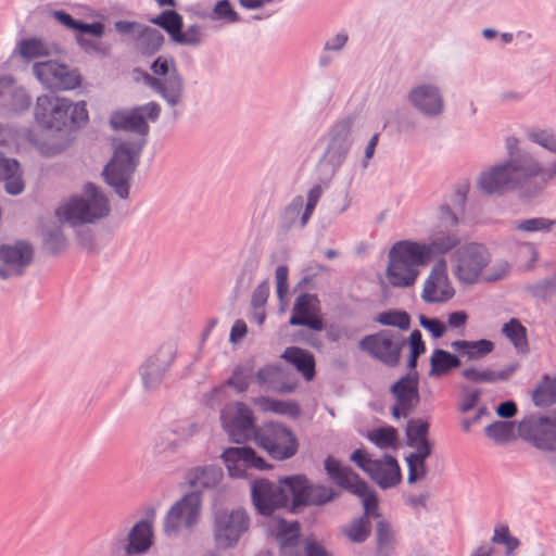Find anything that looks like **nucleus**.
Returning <instances> with one entry per match:
<instances>
[{
	"instance_id": "obj_1",
	"label": "nucleus",
	"mask_w": 556,
	"mask_h": 556,
	"mask_svg": "<svg viewBox=\"0 0 556 556\" xmlns=\"http://www.w3.org/2000/svg\"><path fill=\"white\" fill-rule=\"evenodd\" d=\"M143 113L147 114L150 121L154 122L160 116L161 108L156 102H149L130 111L114 112L110 118V125L113 129L134 131L142 137L139 144L121 142L115 146L113 157L103 169L104 180L114 188L122 199L128 197V179L136 169L144 137L150 129L143 118Z\"/></svg>"
},
{
	"instance_id": "obj_2",
	"label": "nucleus",
	"mask_w": 556,
	"mask_h": 556,
	"mask_svg": "<svg viewBox=\"0 0 556 556\" xmlns=\"http://www.w3.org/2000/svg\"><path fill=\"white\" fill-rule=\"evenodd\" d=\"M555 175L556 163L543 167L532 156L522 155L481 173L478 186L485 194L518 190L529 197L541 190Z\"/></svg>"
},
{
	"instance_id": "obj_3",
	"label": "nucleus",
	"mask_w": 556,
	"mask_h": 556,
	"mask_svg": "<svg viewBox=\"0 0 556 556\" xmlns=\"http://www.w3.org/2000/svg\"><path fill=\"white\" fill-rule=\"evenodd\" d=\"M452 266L455 277L466 285L496 281L509 270L507 262H492L486 247L477 242L459 247L452 255Z\"/></svg>"
},
{
	"instance_id": "obj_4",
	"label": "nucleus",
	"mask_w": 556,
	"mask_h": 556,
	"mask_svg": "<svg viewBox=\"0 0 556 556\" xmlns=\"http://www.w3.org/2000/svg\"><path fill=\"white\" fill-rule=\"evenodd\" d=\"M34 115L39 126L56 131L72 126L79 127L89 119L85 101L73 103L70 99L55 94L38 97Z\"/></svg>"
},
{
	"instance_id": "obj_5",
	"label": "nucleus",
	"mask_w": 556,
	"mask_h": 556,
	"mask_svg": "<svg viewBox=\"0 0 556 556\" xmlns=\"http://www.w3.org/2000/svg\"><path fill=\"white\" fill-rule=\"evenodd\" d=\"M427 262V250L421 243H394L389 251V264L386 269L388 283L394 288L412 287L419 276V267Z\"/></svg>"
},
{
	"instance_id": "obj_6",
	"label": "nucleus",
	"mask_w": 556,
	"mask_h": 556,
	"mask_svg": "<svg viewBox=\"0 0 556 556\" xmlns=\"http://www.w3.org/2000/svg\"><path fill=\"white\" fill-rule=\"evenodd\" d=\"M110 212L108 199L92 184H86L84 194L80 198H72L60 205L56 215L61 222L73 225L92 223L105 217Z\"/></svg>"
},
{
	"instance_id": "obj_7",
	"label": "nucleus",
	"mask_w": 556,
	"mask_h": 556,
	"mask_svg": "<svg viewBox=\"0 0 556 556\" xmlns=\"http://www.w3.org/2000/svg\"><path fill=\"white\" fill-rule=\"evenodd\" d=\"M202 497L199 492H189L175 502L163 518V531L167 536L190 534L200 522Z\"/></svg>"
},
{
	"instance_id": "obj_8",
	"label": "nucleus",
	"mask_w": 556,
	"mask_h": 556,
	"mask_svg": "<svg viewBox=\"0 0 556 556\" xmlns=\"http://www.w3.org/2000/svg\"><path fill=\"white\" fill-rule=\"evenodd\" d=\"M150 74L143 75L144 83L157 91L166 102L174 106L182 96L184 81L179 75L173 58L159 56L151 65Z\"/></svg>"
},
{
	"instance_id": "obj_9",
	"label": "nucleus",
	"mask_w": 556,
	"mask_h": 556,
	"mask_svg": "<svg viewBox=\"0 0 556 556\" xmlns=\"http://www.w3.org/2000/svg\"><path fill=\"white\" fill-rule=\"evenodd\" d=\"M254 440L274 459L285 460L298 452V439L293 432L281 424H265L254 432Z\"/></svg>"
},
{
	"instance_id": "obj_10",
	"label": "nucleus",
	"mask_w": 556,
	"mask_h": 556,
	"mask_svg": "<svg viewBox=\"0 0 556 556\" xmlns=\"http://www.w3.org/2000/svg\"><path fill=\"white\" fill-rule=\"evenodd\" d=\"M325 469L332 481L339 486L363 498L365 516H378V500L368 485L350 467L342 466L336 458L329 456L325 460Z\"/></svg>"
},
{
	"instance_id": "obj_11",
	"label": "nucleus",
	"mask_w": 556,
	"mask_h": 556,
	"mask_svg": "<svg viewBox=\"0 0 556 556\" xmlns=\"http://www.w3.org/2000/svg\"><path fill=\"white\" fill-rule=\"evenodd\" d=\"M404 338L399 332L380 330L376 333L365 336L358 348L374 359L379 361L389 367L400 363Z\"/></svg>"
},
{
	"instance_id": "obj_12",
	"label": "nucleus",
	"mask_w": 556,
	"mask_h": 556,
	"mask_svg": "<svg viewBox=\"0 0 556 556\" xmlns=\"http://www.w3.org/2000/svg\"><path fill=\"white\" fill-rule=\"evenodd\" d=\"M351 460L381 489L393 488L401 482V468L392 456L387 455L382 459H371L365 450L357 448L352 453Z\"/></svg>"
},
{
	"instance_id": "obj_13",
	"label": "nucleus",
	"mask_w": 556,
	"mask_h": 556,
	"mask_svg": "<svg viewBox=\"0 0 556 556\" xmlns=\"http://www.w3.org/2000/svg\"><path fill=\"white\" fill-rule=\"evenodd\" d=\"M33 73L49 89L67 91L81 85V75L77 70L56 61L35 63Z\"/></svg>"
},
{
	"instance_id": "obj_14",
	"label": "nucleus",
	"mask_w": 556,
	"mask_h": 556,
	"mask_svg": "<svg viewBox=\"0 0 556 556\" xmlns=\"http://www.w3.org/2000/svg\"><path fill=\"white\" fill-rule=\"evenodd\" d=\"M249 528V517L244 509L216 513L214 521L215 541L220 547L233 546Z\"/></svg>"
},
{
	"instance_id": "obj_15",
	"label": "nucleus",
	"mask_w": 556,
	"mask_h": 556,
	"mask_svg": "<svg viewBox=\"0 0 556 556\" xmlns=\"http://www.w3.org/2000/svg\"><path fill=\"white\" fill-rule=\"evenodd\" d=\"M292 495L294 505H324L332 501L337 493L329 486L309 484L304 476L287 477L280 480Z\"/></svg>"
},
{
	"instance_id": "obj_16",
	"label": "nucleus",
	"mask_w": 556,
	"mask_h": 556,
	"mask_svg": "<svg viewBox=\"0 0 556 556\" xmlns=\"http://www.w3.org/2000/svg\"><path fill=\"white\" fill-rule=\"evenodd\" d=\"M222 425L229 438L241 443L249 439L254 431V417L252 410L243 403L226 406L220 415Z\"/></svg>"
},
{
	"instance_id": "obj_17",
	"label": "nucleus",
	"mask_w": 556,
	"mask_h": 556,
	"mask_svg": "<svg viewBox=\"0 0 556 556\" xmlns=\"http://www.w3.org/2000/svg\"><path fill=\"white\" fill-rule=\"evenodd\" d=\"M519 433L546 451H556V412L552 417L529 419L519 425Z\"/></svg>"
},
{
	"instance_id": "obj_18",
	"label": "nucleus",
	"mask_w": 556,
	"mask_h": 556,
	"mask_svg": "<svg viewBox=\"0 0 556 556\" xmlns=\"http://www.w3.org/2000/svg\"><path fill=\"white\" fill-rule=\"evenodd\" d=\"M455 290L447 276L445 261L437 262L425 280L421 299L427 303H444L451 300Z\"/></svg>"
},
{
	"instance_id": "obj_19",
	"label": "nucleus",
	"mask_w": 556,
	"mask_h": 556,
	"mask_svg": "<svg viewBox=\"0 0 556 556\" xmlns=\"http://www.w3.org/2000/svg\"><path fill=\"white\" fill-rule=\"evenodd\" d=\"M222 458L232 478L245 477L249 468L258 470L269 468L267 463L248 446L229 447L224 451Z\"/></svg>"
},
{
	"instance_id": "obj_20",
	"label": "nucleus",
	"mask_w": 556,
	"mask_h": 556,
	"mask_svg": "<svg viewBox=\"0 0 556 556\" xmlns=\"http://www.w3.org/2000/svg\"><path fill=\"white\" fill-rule=\"evenodd\" d=\"M252 497L257 510L270 516L275 508L287 505L289 496L286 491L268 480H256L252 484Z\"/></svg>"
},
{
	"instance_id": "obj_21",
	"label": "nucleus",
	"mask_w": 556,
	"mask_h": 556,
	"mask_svg": "<svg viewBox=\"0 0 556 556\" xmlns=\"http://www.w3.org/2000/svg\"><path fill=\"white\" fill-rule=\"evenodd\" d=\"M289 324L292 326H306L313 330L321 331L325 326L320 317L319 300L317 296L309 293L299 295L295 300Z\"/></svg>"
},
{
	"instance_id": "obj_22",
	"label": "nucleus",
	"mask_w": 556,
	"mask_h": 556,
	"mask_svg": "<svg viewBox=\"0 0 556 556\" xmlns=\"http://www.w3.org/2000/svg\"><path fill=\"white\" fill-rule=\"evenodd\" d=\"M395 397L392 406V416L396 419L407 417L419 402L418 382L416 379L405 376L391 387Z\"/></svg>"
},
{
	"instance_id": "obj_23",
	"label": "nucleus",
	"mask_w": 556,
	"mask_h": 556,
	"mask_svg": "<svg viewBox=\"0 0 556 556\" xmlns=\"http://www.w3.org/2000/svg\"><path fill=\"white\" fill-rule=\"evenodd\" d=\"M33 258L31 248L24 242L14 245H2L0 248V260L4 266L0 268V276L8 278L13 275H21L23 268L27 266Z\"/></svg>"
},
{
	"instance_id": "obj_24",
	"label": "nucleus",
	"mask_w": 556,
	"mask_h": 556,
	"mask_svg": "<svg viewBox=\"0 0 556 556\" xmlns=\"http://www.w3.org/2000/svg\"><path fill=\"white\" fill-rule=\"evenodd\" d=\"M353 126V118L346 117L337 123L331 129V139L326 150L325 157H329L333 164H341L349 150V137Z\"/></svg>"
},
{
	"instance_id": "obj_25",
	"label": "nucleus",
	"mask_w": 556,
	"mask_h": 556,
	"mask_svg": "<svg viewBox=\"0 0 556 556\" xmlns=\"http://www.w3.org/2000/svg\"><path fill=\"white\" fill-rule=\"evenodd\" d=\"M409 100L424 114L435 116L443 110V100L439 90L433 86L422 85L414 88Z\"/></svg>"
},
{
	"instance_id": "obj_26",
	"label": "nucleus",
	"mask_w": 556,
	"mask_h": 556,
	"mask_svg": "<svg viewBox=\"0 0 556 556\" xmlns=\"http://www.w3.org/2000/svg\"><path fill=\"white\" fill-rule=\"evenodd\" d=\"M153 527L148 520L137 522L128 533V543L125 546L127 556L146 553L153 544Z\"/></svg>"
},
{
	"instance_id": "obj_27",
	"label": "nucleus",
	"mask_w": 556,
	"mask_h": 556,
	"mask_svg": "<svg viewBox=\"0 0 556 556\" xmlns=\"http://www.w3.org/2000/svg\"><path fill=\"white\" fill-rule=\"evenodd\" d=\"M451 346L458 352L459 358L466 362H479L488 356L494 350V343L488 339L477 341L457 340L451 343Z\"/></svg>"
},
{
	"instance_id": "obj_28",
	"label": "nucleus",
	"mask_w": 556,
	"mask_h": 556,
	"mask_svg": "<svg viewBox=\"0 0 556 556\" xmlns=\"http://www.w3.org/2000/svg\"><path fill=\"white\" fill-rule=\"evenodd\" d=\"M4 181L5 191L9 194H20L25 187L20 164L14 159L5 157L0 153V181Z\"/></svg>"
},
{
	"instance_id": "obj_29",
	"label": "nucleus",
	"mask_w": 556,
	"mask_h": 556,
	"mask_svg": "<svg viewBox=\"0 0 556 556\" xmlns=\"http://www.w3.org/2000/svg\"><path fill=\"white\" fill-rule=\"evenodd\" d=\"M223 479V471L217 466H198L190 469L186 481L193 489H212Z\"/></svg>"
},
{
	"instance_id": "obj_30",
	"label": "nucleus",
	"mask_w": 556,
	"mask_h": 556,
	"mask_svg": "<svg viewBox=\"0 0 556 556\" xmlns=\"http://www.w3.org/2000/svg\"><path fill=\"white\" fill-rule=\"evenodd\" d=\"M281 357L293 365L305 380L311 381L314 379L315 358L311 352L296 346H290L285 350Z\"/></svg>"
},
{
	"instance_id": "obj_31",
	"label": "nucleus",
	"mask_w": 556,
	"mask_h": 556,
	"mask_svg": "<svg viewBox=\"0 0 556 556\" xmlns=\"http://www.w3.org/2000/svg\"><path fill=\"white\" fill-rule=\"evenodd\" d=\"M429 424L421 419H410L406 427L407 445L415 451L432 452V443L428 440Z\"/></svg>"
},
{
	"instance_id": "obj_32",
	"label": "nucleus",
	"mask_w": 556,
	"mask_h": 556,
	"mask_svg": "<svg viewBox=\"0 0 556 556\" xmlns=\"http://www.w3.org/2000/svg\"><path fill=\"white\" fill-rule=\"evenodd\" d=\"M462 365L460 358L442 349H435L430 356L429 377L439 378Z\"/></svg>"
},
{
	"instance_id": "obj_33",
	"label": "nucleus",
	"mask_w": 556,
	"mask_h": 556,
	"mask_svg": "<svg viewBox=\"0 0 556 556\" xmlns=\"http://www.w3.org/2000/svg\"><path fill=\"white\" fill-rule=\"evenodd\" d=\"M136 49L142 55H152L157 52L164 43V36L155 28L140 26L136 35Z\"/></svg>"
},
{
	"instance_id": "obj_34",
	"label": "nucleus",
	"mask_w": 556,
	"mask_h": 556,
	"mask_svg": "<svg viewBox=\"0 0 556 556\" xmlns=\"http://www.w3.org/2000/svg\"><path fill=\"white\" fill-rule=\"evenodd\" d=\"M268 527L281 547L296 544L300 535V525L298 521L287 522L283 519L274 518Z\"/></svg>"
},
{
	"instance_id": "obj_35",
	"label": "nucleus",
	"mask_w": 556,
	"mask_h": 556,
	"mask_svg": "<svg viewBox=\"0 0 556 556\" xmlns=\"http://www.w3.org/2000/svg\"><path fill=\"white\" fill-rule=\"evenodd\" d=\"M10 96V106L14 111H22L29 106L30 98L23 88L15 87L14 79L11 76L0 77V98Z\"/></svg>"
},
{
	"instance_id": "obj_36",
	"label": "nucleus",
	"mask_w": 556,
	"mask_h": 556,
	"mask_svg": "<svg viewBox=\"0 0 556 556\" xmlns=\"http://www.w3.org/2000/svg\"><path fill=\"white\" fill-rule=\"evenodd\" d=\"M253 403L264 413L298 417L301 412L299 404L294 401H279L261 396L253 400Z\"/></svg>"
},
{
	"instance_id": "obj_37",
	"label": "nucleus",
	"mask_w": 556,
	"mask_h": 556,
	"mask_svg": "<svg viewBox=\"0 0 556 556\" xmlns=\"http://www.w3.org/2000/svg\"><path fill=\"white\" fill-rule=\"evenodd\" d=\"M459 243V237L452 231H437L429 244H422L427 250V261L433 254H444L454 249Z\"/></svg>"
},
{
	"instance_id": "obj_38",
	"label": "nucleus",
	"mask_w": 556,
	"mask_h": 556,
	"mask_svg": "<svg viewBox=\"0 0 556 556\" xmlns=\"http://www.w3.org/2000/svg\"><path fill=\"white\" fill-rule=\"evenodd\" d=\"M535 406L548 407L556 403V377L544 376L532 393Z\"/></svg>"
},
{
	"instance_id": "obj_39",
	"label": "nucleus",
	"mask_w": 556,
	"mask_h": 556,
	"mask_svg": "<svg viewBox=\"0 0 556 556\" xmlns=\"http://www.w3.org/2000/svg\"><path fill=\"white\" fill-rule=\"evenodd\" d=\"M428 448L425 452L415 451L406 457L408 468L407 482L415 483L422 480L427 475L426 459L431 455Z\"/></svg>"
},
{
	"instance_id": "obj_40",
	"label": "nucleus",
	"mask_w": 556,
	"mask_h": 556,
	"mask_svg": "<svg viewBox=\"0 0 556 556\" xmlns=\"http://www.w3.org/2000/svg\"><path fill=\"white\" fill-rule=\"evenodd\" d=\"M282 376V370L274 365H268L261 368L256 374L257 382L261 386H267L269 389L279 393H287L293 391L291 386H279V380Z\"/></svg>"
},
{
	"instance_id": "obj_41",
	"label": "nucleus",
	"mask_w": 556,
	"mask_h": 556,
	"mask_svg": "<svg viewBox=\"0 0 556 556\" xmlns=\"http://www.w3.org/2000/svg\"><path fill=\"white\" fill-rule=\"evenodd\" d=\"M502 332L519 352L525 353L528 351L527 329L518 319L511 318L508 323L504 324Z\"/></svg>"
},
{
	"instance_id": "obj_42",
	"label": "nucleus",
	"mask_w": 556,
	"mask_h": 556,
	"mask_svg": "<svg viewBox=\"0 0 556 556\" xmlns=\"http://www.w3.org/2000/svg\"><path fill=\"white\" fill-rule=\"evenodd\" d=\"M17 49L21 56L27 60L43 58L50 54L47 42L36 37L23 39L20 41Z\"/></svg>"
},
{
	"instance_id": "obj_43",
	"label": "nucleus",
	"mask_w": 556,
	"mask_h": 556,
	"mask_svg": "<svg viewBox=\"0 0 556 556\" xmlns=\"http://www.w3.org/2000/svg\"><path fill=\"white\" fill-rule=\"evenodd\" d=\"M150 22L162 27L169 35L172 40L180 28H182V17L174 10L163 11L156 17L151 18Z\"/></svg>"
},
{
	"instance_id": "obj_44",
	"label": "nucleus",
	"mask_w": 556,
	"mask_h": 556,
	"mask_svg": "<svg viewBox=\"0 0 556 556\" xmlns=\"http://www.w3.org/2000/svg\"><path fill=\"white\" fill-rule=\"evenodd\" d=\"M367 439L381 450L394 448L397 443V431L391 426L381 427L368 432Z\"/></svg>"
},
{
	"instance_id": "obj_45",
	"label": "nucleus",
	"mask_w": 556,
	"mask_h": 556,
	"mask_svg": "<svg viewBox=\"0 0 556 556\" xmlns=\"http://www.w3.org/2000/svg\"><path fill=\"white\" fill-rule=\"evenodd\" d=\"M370 521L367 516H362L345 526L342 531L351 542L362 543L370 533Z\"/></svg>"
},
{
	"instance_id": "obj_46",
	"label": "nucleus",
	"mask_w": 556,
	"mask_h": 556,
	"mask_svg": "<svg viewBox=\"0 0 556 556\" xmlns=\"http://www.w3.org/2000/svg\"><path fill=\"white\" fill-rule=\"evenodd\" d=\"M485 434L496 442H507L515 438V425L508 421H495L485 428Z\"/></svg>"
},
{
	"instance_id": "obj_47",
	"label": "nucleus",
	"mask_w": 556,
	"mask_h": 556,
	"mask_svg": "<svg viewBox=\"0 0 556 556\" xmlns=\"http://www.w3.org/2000/svg\"><path fill=\"white\" fill-rule=\"evenodd\" d=\"M492 543L502 544L506 548V555L511 556L514 552L519 547L520 542L516 536H513L508 526L501 525L494 529L492 536Z\"/></svg>"
},
{
	"instance_id": "obj_48",
	"label": "nucleus",
	"mask_w": 556,
	"mask_h": 556,
	"mask_svg": "<svg viewBox=\"0 0 556 556\" xmlns=\"http://www.w3.org/2000/svg\"><path fill=\"white\" fill-rule=\"evenodd\" d=\"M376 321L384 326L397 327L402 330H406L410 326L409 315L405 312L388 311L380 313Z\"/></svg>"
},
{
	"instance_id": "obj_49",
	"label": "nucleus",
	"mask_w": 556,
	"mask_h": 556,
	"mask_svg": "<svg viewBox=\"0 0 556 556\" xmlns=\"http://www.w3.org/2000/svg\"><path fill=\"white\" fill-rule=\"evenodd\" d=\"M554 225L555 220L543 217H535L518 222L516 228L526 232L549 231Z\"/></svg>"
},
{
	"instance_id": "obj_50",
	"label": "nucleus",
	"mask_w": 556,
	"mask_h": 556,
	"mask_svg": "<svg viewBox=\"0 0 556 556\" xmlns=\"http://www.w3.org/2000/svg\"><path fill=\"white\" fill-rule=\"evenodd\" d=\"M408 345L410 350L408 367L413 369L417 365L418 357L426 351V345L422 340L421 332L419 330L416 329L410 333L408 339Z\"/></svg>"
},
{
	"instance_id": "obj_51",
	"label": "nucleus",
	"mask_w": 556,
	"mask_h": 556,
	"mask_svg": "<svg viewBox=\"0 0 556 556\" xmlns=\"http://www.w3.org/2000/svg\"><path fill=\"white\" fill-rule=\"evenodd\" d=\"M202 40L201 28L197 25L188 27L186 30H180L174 37L173 41L179 45L194 46L200 43Z\"/></svg>"
},
{
	"instance_id": "obj_52",
	"label": "nucleus",
	"mask_w": 556,
	"mask_h": 556,
	"mask_svg": "<svg viewBox=\"0 0 556 556\" xmlns=\"http://www.w3.org/2000/svg\"><path fill=\"white\" fill-rule=\"evenodd\" d=\"M213 17L216 20H225L228 23L239 21L238 13L232 9L228 0L218 1L213 9Z\"/></svg>"
},
{
	"instance_id": "obj_53",
	"label": "nucleus",
	"mask_w": 556,
	"mask_h": 556,
	"mask_svg": "<svg viewBox=\"0 0 556 556\" xmlns=\"http://www.w3.org/2000/svg\"><path fill=\"white\" fill-rule=\"evenodd\" d=\"M531 139L543 148L556 152V132L551 129H541L531 132Z\"/></svg>"
},
{
	"instance_id": "obj_54",
	"label": "nucleus",
	"mask_w": 556,
	"mask_h": 556,
	"mask_svg": "<svg viewBox=\"0 0 556 556\" xmlns=\"http://www.w3.org/2000/svg\"><path fill=\"white\" fill-rule=\"evenodd\" d=\"M420 326L429 331L433 338L439 339L443 337L446 331V325L438 318H428L425 315L419 316Z\"/></svg>"
},
{
	"instance_id": "obj_55",
	"label": "nucleus",
	"mask_w": 556,
	"mask_h": 556,
	"mask_svg": "<svg viewBox=\"0 0 556 556\" xmlns=\"http://www.w3.org/2000/svg\"><path fill=\"white\" fill-rule=\"evenodd\" d=\"M393 542V533L391 531L390 526L381 520L377 525V544L378 552L382 553V551L389 547Z\"/></svg>"
},
{
	"instance_id": "obj_56",
	"label": "nucleus",
	"mask_w": 556,
	"mask_h": 556,
	"mask_svg": "<svg viewBox=\"0 0 556 556\" xmlns=\"http://www.w3.org/2000/svg\"><path fill=\"white\" fill-rule=\"evenodd\" d=\"M276 277V287H277V295L280 300H283V298L288 294L289 291V285H288V277H289V269L286 265H279L276 268L275 271Z\"/></svg>"
},
{
	"instance_id": "obj_57",
	"label": "nucleus",
	"mask_w": 556,
	"mask_h": 556,
	"mask_svg": "<svg viewBox=\"0 0 556 556\" xmlns=\"http://www.w3.org/2000/svg\"><path fill=\"white\" fill-rule=\"evenodd\" d=\"M320 197H321L320 186H315L309 190L308 195H307V203H306L305 212L301 219L302 226L306 225V223L311 218Z\"/></svg>"
},
{
	"instance_id": "obj_58",
	"label": "nucleus",
	"mask_w": 556,
	"mask_h": 556,
	"mask_svg": "<svg viewBox=\"0 0 556 556\" xmlns=\"http://www.w3.org/2000/svg\"><path fill=\"white\" fill-rule=\"evenodd\" d=\"M227 384L235 388L237 392H243L249 387V377L242 370L237 369L233 371Z\"/></svg>"
},
{
	"instance_id": "obj_59",
	"label": "nucleus",
	"mask_w": 556,
	"mask_h": 556,
	"mask_svg": "<svg viewBox=\"0 0 556 556\" xmlns=\"http://www.w3.org/2000/svg\"><path fill=\"white\" fill-rule=\"evenodd\" d=\"M458 224V218L446 206L441 207L440 211V226L439 228H454Z\"/></svg>"
},
{
	"instance_id": "obj_60",
	"label": "nucleus",
	"mask_w": 556,
	"mask_h": 556,
	"mask_svg": "<svg viewBox=\"0 0 556 556\" xmlns=\"http://www.w3.org/2000/svg\"><path fill=\"white\" fill-rule=\"evenodd\" d=\"M480 382H496L506 380L509 376L507 371H494L492 369L480 370Z\"/></svg>"
},
{
	"instance_id": "obj_61",
	"label": "nucleus",
	"mask_w": 556,
	"mask_h": 556,
	"mask_svg": "<svg viewBox=\"0 0 556 556\" xmlns=\"http://www.w3.org/2000/svg\"><path fill=\"white\" fill-rule=\"evenodd\" d=\"M51 15L67 29H77L79 21L74 20L68 13L64 11H53Z\"/></svg>"
},
{
	"instance_id": "obj_62",
	"label": "nucleus",
	"mask_w": 556,
	"mask_h": 556,
	"mask_svg": "<svg viewBox=\"0 0 556 556\" xmlns=\"http://www.w3.org/2000/svg\"><path fill=\"white\" fill-rule=\"evenodd\" d=\"M46 244L51 252L56 253L65 247V239L61 232H53L49 235Z\"/></svg>"
},
{
	"instance_id": "obj_63",
	"label": "nucleus",
	"mask_w": 556,
	"mask_h": 556,
	"mask_svg": "<svg viewBox=\"0 0 556 556\" xmlns=\"http://www.w3.org/2000/svg\"><path fill=\"white\" fill-rule=\"evenodd\" d=\"M80 33L91 34L96 37H101L104 34V25L100 22L86 24L83 22H78L77 29Z\"/></svg>"
},
{
	"instance_id": "obj_64",
	"label": "nucleus",
	"mask_w": 556,
	"mask_h": 556,
	"mask_svg": "<svg viewBox=\"0 0 556 556\" xmlns=\"http://www.w3.org/2000/svg\"><path fill=\"white\" fill-rule=\"evenodd\" d=\"M306 556H329L325 548L314 540H307L305 546Z\"/></svg>"
}]
</instances>
